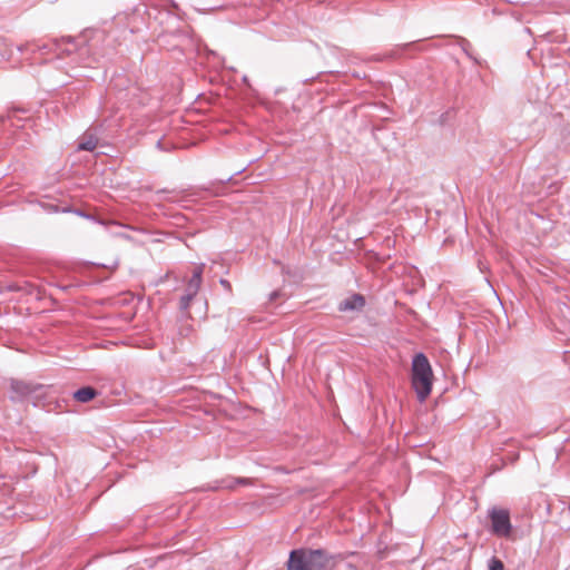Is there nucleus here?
<instances>
[{"mask_svg":"<svg viewBox=\"0 0 570 570\" xmlns=\"http://www.w3.org/2000/svg\"><path fill=\"white\" fill-rule=\"evenodd\" d=\"M336 566L333 556L323 550H293L287 561V570H332Z\"/></svg>","mask_w":570,"mask_h":570,"instance_id":"f257e3e1","label":"nucleus"},{"mask_svg":"<svg viewBox=\"0 0 570 570\" xmlns=\"http://www.w3.org/2000/svg\"><path fill=\"white\" fill-rule=\"evenodd\" d=\"M432 381L433 372L428 357L423 353L416 354L412 363V385L421 402L430 395Z\"/></svg>","mask_w":570,"mask_h":570,"instance_id":"f03ea898","label":"nucleus"},{"mask_svg":"<svg viewBox=\"0 0 570 570\" xmlns=\"http://www.w3.org/2000/svg\"><path fill=\"white\" fill-rule=\"evenodd\" d=\"M492 532L498 537L508 538L511 534L512 525L510 513L507 509L493 508L489 511Z\"/></svg>","mask_w":570,"mask_h":570,"instance_id":"7ed1b4c3","label":"nucleus"},{"mask_svg":"<svg viewBox=\"0 0 570 570\" xmlns=\"http://www.w3.org/2000/svg\"><path fill=\"white\" fill-rule=\"evenodd\" d=\"M365 304L364 297L360 294H354L346 299H344L338 309L341 312H348V311H358L363 308Z\"/></svg>","mask_w":570,"mask_h":570,"instance_id":"20e7f679","label":"nucleus"},{"mask_svg":"<svg viewBox=\"0 0 570 570\" xmlns=\"http://www.w3.org/2000/svg\"><path fill=\"white\" fill-rule=\"evenodd\" d=\"M203 269L204 265L197 266L188 282L187 292H190L191 295H196L200 288Z\"/></svg>","mask_w":570,"mask_h":570,"instance_id":"39448f33","label":"nucleus"},{"mask_svg":"<svg viewBox=\"0 0 570 570\" xmlns=\"http://www.w3.org/2000/svg\"><path fill=\"white\" fill-rule=\"evenodd\" d=\"M97 391L94 387L85 386L75 392L73 396L78 402L86 403L95 399Z\"/></svg>","mask_w":570,"mask_h":570,"instance_id":"423d86ee","label":"nucleus"},{"mask_svg":"<svg viewBox=\"0 0 570 570\" xmlns=\"http://www.w3.org/2000/svg\"><path fill=\"white\" fill-rule=\"evenodd\" d=\"M97 142H98L97 138L94 137L92 135L86 136L80 141L79 149L91 151L96 148Z\"/></svg>","mask_w":570,"mask_h":570,"instance_id":"0eeeda50","label":"nucleus"},{"mask_svg":"<svg viewBox=\"0 0 570 570\" xmlns=\"http://www.w3.org/2000/svg\"><path fill=\"white\" fill-rule=\"evenodd\" d=\"M196 295H191L190 292H187L186 295H184L180 299V307L183 309H187L190 305V302L191 299L195 297Z\"/></svg>","mask_w":570,"mask_h":570,"instance_id":"6e6552de","label":"nucleus"},{"mask_svg":"<svg viewBox=\"0 0 570 570\" xmlns=\"http://www.w3.org/2000/svg\"><path fill=\"white\" fill-rule=\"evenodd\" d=\"M489 570H504L503 562L497 558L490 560Z\"/></svg>","mask_w":570,"mask_h":570,"instance_id":"1a4fd4ad","label":"nucleus"},{"mask_svg":"<svg viewBox=\"0 0 570 570\" xmlns=\"http://www.w3.org/2000/svg\"><path fill=\"white\" fill-rule=\"evenodd\" d=\"M220 284H222L225 288H227L228 291H230V289H232V286H230V284H229V282H228V281H226V279H220Z\"/></svg>","mask_w":570,"mask_h":570,"instance_id":"9d476101","label":"nucleus"}]
</instances>
